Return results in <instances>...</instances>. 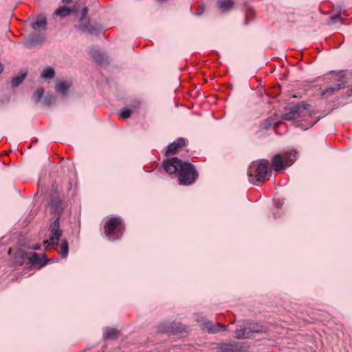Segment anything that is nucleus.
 <instances>
[{"mask_svg": "<svg viewBox=\"0 0 352 352\" xmlns=\"http://www.w3.org/2000/svg\"><path fill=\"white\" fill-rule=\"evenodd\" d=\"M163 168L168 174L177 173L179 184L181 185H191L196 182L199 176V173L194 165L190 162H183L176 157L164 160Z\"/></svg>", "mask_w": 352, "mask_h": 352, "instance_id": "f257e3e1", "label": "nucleus"}, {"mask_svg": "<svg viewBox=\"0 0 352 352\" xmlns=\"http://www.w3.org/2000/svg\"><path fill=\"white\" fill-rule=\"evenodd\" d=\"M269 162L267 160H261L252 162L250 165L248 175L250 183L258 185L269 179Z\"/></svg>", "mask_w": 352, "mask_h": 352, "instance_id": "f03ea898", "label": "nucleus"}, {"mask_svg": "<svg viewBox=\"0 0 352 352\" xmlns=\"http://www.w3.org/2000/svg\"><path fill=\"white\" fill-rule=\"evenodd\" d=\"M297 152L295 150L276 154L272 160V166L274 171L279 173L292 165L296 160Z\"/></svg>", "mask_w": 352, "mask_h": 352, "instance_id": "7ed1b4c3", "label": "nucleus"}, {"mask_svg": "<svg viewBox=\"0 0 352 352\" xmlns=\"http://www.w3.org/2000/svg\"><path fill=\"white\" fill-rule=\"evenodd\" d=\"M124 229V225L120 217H113L109 218L104 226V234L109 240L120 239Z\"/></svg>", "mask_w": 352, "mask_h": 352, "instance_id": "20e7f679", "label": "nucleus"}, {"mask_svg": "<svg viewBox=\"0 0 352 352\" xmlns=\"http://www.w3.org/2000/svg\"><path fill=\"white\" fill-rule=\"evenodd\" d=\"M309 105L305 103H300L292 107L289 111L282 116V118L286 120H293L299 117L309 115Z\"/></svg>", "mask_w": 352, "mask_h": 352, "instance_id": "39448f33", "label": "nucleus"}, {"mask_svg": "<svg viewBox=\"0 0 352 352\" xmlns=\"http://www.w3.org/2000/svg\"><path fill=\"white\" fill-rule=\"evenodd\" d=\"M159 331L168 334H182L187 332V327L179 322H163L159 327Z\"/></svg>", "mask_w": 352, "mask_h": 352, "instance_id": "423d86ee", "label": "nucleus"}, {"mask_svg": "<svg viewBox=\"0 0 352 352\" xmlns=\"http://www.w3.org/2000/svg\"><path fill=\"white\" fill-rule=\"evenodd\" d=\"M23 257L26 258L32 266L37 269L41 268L47 262L44 255L41 256L38 254L33 252L25 253Z\"/></svg>", "mask_w": 352, "mask_h": 352, "instance_id": "0eeeda50", "label": "nucleus"}, {"mask_svg": "<svg viewBox=\"0 0 352 352\" xmlns=\"http://www.w3.org/2000/svg\"><path fill=\"white\" fill-rule=\"evenodd\" d=\"M60 219L57 217L50 227V242L52 244L58 245L59 239L62 235V230L59 229Z\"/></svg>", "mask_w": 352, "mask_h": 352, "instance_id": "6e6552de", "label": "nucleus"}, {"mask_svg": "<svg viewBox=\"0 0 352 352\" xmlns=\"http://www.w3.org/2000/svg\"><path fill=\"white\" fill-rule=\"evenodd\" d=\"M187 144V139L179 138L168 146L165 154L166 156L175 155L181 149L186 147Z\"/></svg>", "mask_w": 352, "mask_h": 352, "instance_id": "1a4fd4ad", "label": "nucleus"}, {"mask_svg": "<svg viewBox=\"0 0 352 352\" xmlns=\"http://www.w3.org/2000/svg\"><path fill=\"white\" fill-rule=\"evenodd\" d=\"M217 3L220 10L223 12L231 10L234 6L233 0H218Z\"/></svg>", "mask_w": 352, "mask_h": 352, "instance_id": "9d476101", "label": "nucleus"}, {"mask_svg": "<svg viewBox=\"0 0 352 352\" xmlns=\"http://www.w3.org/2000/svg\"><path fill=\"white\" fill-rule=\"evenodd\" d=\"M256 331H252L250 328H243L236 331L235 337L238 339L250 338Z\"/></svg>", "mask_w": 352, "mask_h": 352, "instance_id": "9b49d317", "label": "nucleus"}, {"mask_svg": "<svg viewBox=\"0 0 352 352\" xmlns=\"http://www.w3.org/2000/svg\"><path fill=\"white\" fill-rule=\"evenodd\" d=\"M206 328L208 332L212 333H215L226 330V326L219 323L213 324L211 322H207L206 323Z\"/></svg>", "mask_w": 352, "mask_h": 352, "instance_id": "f8f14e48", "label": "nucleus"}, {"mask_svg": "<svg viewBox=\"0 0 352 352\" xmlns=\"http://www.w3.org/2000/svg\"><path fill=\"white\" fill-rule=\"evenodd\" d=\"M219 350L221 352H239L240 348L237 344H222Z\"/></svg>", "mask_w": 352, "mask_h": 352, "instance_id": "ddd939ff", "label": "nucleus"}, {"mask_svg": "<svg viewBox=\"0 0 352 352\" xmlns=\"http://www.w3.org/2000/svg\"><path fill=\"white\" fill-rule=\"evenodd\" d=\"M46 19L45 17L38 18L36 21L32 23V27L36 31H41L43 30H45L46 28Z\"/></svg>", "mask_w": 352, "mask_h": 352, "instance_id": "4468645a", "label": "nucleus"}, {"mask_svg": "<svg viewBox=\"0 0 352 352\" xmlns=\"http://www.w3.org/2000/svg\"><path fill=\"white\" fill-rule=\"evenodd\" d=\"M71 84L69 82L60 81L56 84L55 89L57 92L62 94L63 96H65Z\"/></svg>", "mask_w": 352, "mask_h": 352, "instance_id": "2eb2a0df", "label": "nucleus"}, {"mask_svg": "<svg viewBox=\"0 0 352 352\" xmlns=\"http://www.w3.org/2000/svg\"><path fill=\"white\" fill-rule=\"evenodd\" d=\"M120 335V332L113 328L107 329L104 333V338L105 339H116Z\"/></svg>", "mask_w": 352, "mask_h": 352, "instance_id": "dca6fc26", "label": "nucleus"}, {"mask_svg": "<svg viewBox=\"0 0 352 352\" xmlns=\"http://www.w3.org/2000/svg\"><path fill=\"white\" fill-rule=\"evenodd\" d=\"M54 69L51 67H47L43 69L41 73V77L44 79H52L54 77Z\"/></svg>", "mask_w": 352, "mask_h": 352, "instance_id": "f3484780", "label": "nucleus"}, {"mask_svg": "<svg viewBox=\"0 0 352 352\" xmlns=\"http://www.w3.org/2000/svg\"><path fill=\"white\" fill-rule=\"evenodd\" d=\"M72 12V9L66 7H60L58 8L54 14L57 16H60V17H65L69 16Z\"/></svg>", "mask_w": 352, "mask_h": 352, "instance_id": "a211bd4d", "label": "nucleus"}, {"mask_svg": "<svg viewBox=\"0 0 352 352\" xmlns=\"http://www.w3.org/2000/svg\"><path fill=\"white\" fill-rule=\"evenodd\" d=\"M69 246L66 241H63L60 245V254L63 258H66L68 255Z\"/></svg>", "mask_w": 352, "mask_h": 352, "instance_id": "6ab92c4d", "label": "nucleus"}, {"mask_svg": "<svg viewBox=\"0 0 352 352\" xmlns=\"http://www.w3.org/2000/svg\"><path fill=\"white\" fill-rule=\"evenodd\" d=\"M51 206L54 212H57L58 214H61L63 210V205L60 200L53 201Z\"/></svg>", "mask_w": 352, "mask_h": 352, "instance_id": "aec40b11", "label": "nucleus"}, {"mask_svg": "<svg viewBox=\"0 0 352 352\" xmlns=\"http://www.w3.org/2000/svg\"><path fill=\"white\" fill-rule=\"evenodd\" d=\"M340 89H341V85H338V86H336L335 87L327 88L322 91V96H326L332 95L336 91H338Z\"/></svg>", "mask_w": 352, "mask_h": 352, "instance_id": "412c9836", "label": "nucleus"}, {"mask_svg": "<svg viewBox=\"0 0 352 352\" xmlns=\"http://www.w3.org/2000/svg\"><path fill=\"white\" fill-rule=\"evenodd\" d=\"M25 76H26V74H22L21 76H16V77L13 78V79L12 80V86L13 87L19 86L24 80Z\"/></svg>", "mask_w": 352, "mask_h": 352, "instance_id": "4be33fe9", "label": "nucleus"}, {"mask_svg": "<svg viewBox=\"0 0 352 352\" xmlns=\"http://www.w3.org/2000/svg\"><path fill=\"white\" fill-rule=\"evenodd\" d=\"M43 94H44L43 89H42V88L38 89L33 94V99L34 100V101L36 102H38L41 100L42 96H43Z\"/></svg>", "mask_w": 352, "mask_h": 352, "instance_id": "5701e85b", "label": "nucleus"}, {"mask_svg": "<svg viewBox=\"0 0 352 352\" xmlns=\"http://www.w3.org/2000/svg\"><path fill=\"white\" fill-rule=\"evenodd\" d=\"M131 115V111L129 109H123L120 113V118L121 119H126Z\"/></svg>", "mask_w": 352, "mask_h": 352, "instance_id": "b1692460", "label": "nucleus"}, {"mask_svg": "<svg viewBox=\"0 0 352 352\" xmlns=\"http://www.w3.org/2000/svg\"><path fill=\"white\" fill-rule=\"evenodd\" d=\"M78 28L83 32H91V28L89 25H80Z\"/></svg>", "mask_w": 352, "mask_h": 352, "instance_id": "393cba45", "label": "nucleus"}, {"mask_svg": "<svg viewBox=\"0 0 352 352\" xmlns=\"http://www.w3.org/2000/svg\"><path fill=\"white\" fill-rule=\"evenodd\" d=\"M87 12H88V8L87 7H84L82 10H81V18H80V20H83L84 18L86 17L87 14Z\"/></svg>", "mask_w": 352, "mask_h": 352, "instance_id": "a878e982", "label": "nucleus"}, {"mask_svg": "<svg viewBox=\"0 0 352 352\" xmlns=\"http://www.w3.org/2000/svg\"><path fill=\"white\" fill-rule=\"evenodd\" d=\"M34 44V39L28 40V41H26L25 42V46L27 47H30Z\"/></svg>", "mask_w": 352, "mask_h": 352, "instance_id": "bb28decb", "label": "nucleus"}, {"mask_svg": "<svg viewBox=\"0 0 352 352\" xmlns=\"http://www.w3.org/2000/svg\"><path fill=\"white\" fill-rule=\"evenodd\" d=\"M63 3H65V4H67V3H69L72 0H62Z\"/></svg>", "mask_w": 352, "mask_h": 352, "instance_id": "cd10ccee", "label": "nucleus"}, {"mask_svg": "<svg viewBox=\"0 0 352 352\" xmlns=\"http://www.w3.org/2000/svg\"><path fill=\"white\" fill-rule=\"evenodd\" d=\"M41 247L39 245H35L32 248V249L35 250H40Z\"/></svg>", "mask_w": 352, "mask_h": 352, "instance_id": "c85d7f7f", "label": "nucleus"}, {"mask_svg": "<svg viewBox=\"0 0 352 352\" xmlns=\"http://www.w3.org/2000/svg\"><path fill=\"white\" fill-rule=\"evenodd\" d=\"M3 65L0 63V74L3 72Z\"/></svg>", "mask_w": 352, "mask_h": 352, "instance_id": "c756f323", "label": "nucleus"}]
</instances>
